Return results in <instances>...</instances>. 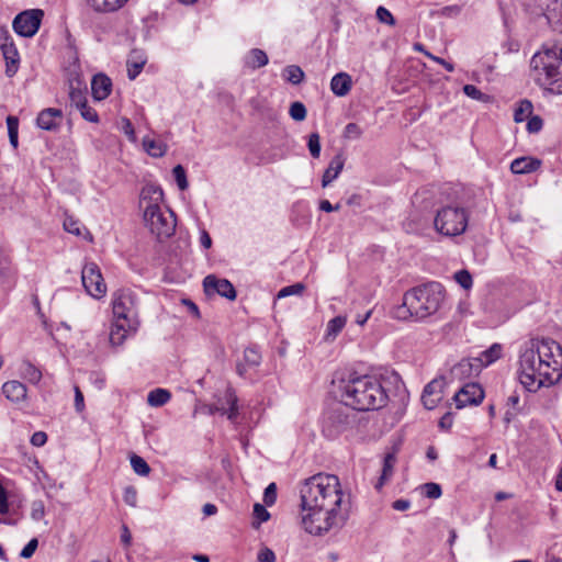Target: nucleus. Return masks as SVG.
Instances as JSON below:
<instances>
[{"label": "nucleus", "mask_w": 562, "mask_h": 562, "mask_svg": "<svg viewBox=\"0 0 562 562\" xmlns=\"http://www.w3.org/2000/svg\"><path fill=\"white\" fill-rule=\"evenodd\" d=\"M147 58L143 50L133 49L126 60L128 79L134 80L143 70Z\"/></svg>", "instance_id": "a211bd4d"}, {"label": "nucleus", "mask_w": 562, "mask_h": 562, "mask_svg": "<svg viewBox=\"0 0 562 562\" xmlns=\"http://www.w3.org/2000/svg\"><path fill=\"white\" fill-rule=\"evenodd\" d=\"M44 12L41 9L25 10L19 13L12 23L14 32L22 37L34 36L43 19Z\"/></svg>", "instance_id": "9b49d317"}, {"label": "nucleus", "mask_w": 562, "mask_h": 562, "mask_svg": "<svg viewBox=\"0 0 562 562\" xmlns=\"http://www.w3.org/2000/svg\"><path fill=\"white\" fill-rule=\"evenodd\" d=\"M502 349L499 344H493L488 349L484 350L476 360L481 362V366L486 367L501 358Z\"/></svg>", "instance_id": "72a5a7b5"}, {"label": "nucleus", "mask_w": 562, "mask_h": 562, "mask_svg": "<svg viewBox=\"0 0 562 562\" xmlns=\"http://www.w3.org/2000/svg\"><path fill=\"white\" fill-rule=\"evenodd\" d=\"M305 290V285L301 282L282 288L278 294V299H283L290 295H301Z\"/></svg>", "instance_id": "a19ab883"}, {"label": "nucleus", "mask_w": 562, "mask_h": 562, "mask_svg": "<svg viewBox=\"0 0 562 562\" xmlns=\"http://www.w3.org/2000/svg\"><path fill=\"white\" fill-rule=\"evenodd\" d=\"M147 194L157 195L156 200H158L162 198V190L160 188L155 187L143 189L140 204H143L147 200Z\"/></svg>", "instance_id": "69168bd1"}, {"label": "nucleus", "mask_w": 562, "mask_h": 562, "mask_svg": "<svg viewBox=\"0 0 562 562\" xmlns=\"http://www.w3.org/2000/svg\"><path fill=\"white\" fill-rule=\"evenodd\" d=\"M456 281L465 290L470 289L473 284L472 276L468 270H460L454 274Z\"/></svg>", "instance_id": "8fccbe9b"}, {"label": "nucleus", "mask_w": 562, "mask_h": 562, "mask_svg": "<svg viewBox=\"0 0 562 562\" xmlns=\"http://www.w3.org/2000/svg\"><path fill=\"white\" fill-rule=\"evenodd\" d=\"M463 92L467 97L473 99V100H477V101H487L490 99V97L485 93H483L477 87H475L474 85H465L463 87Z\"/></svg>", "instance_id": "c03bdc74"}, {"label": "nucleus", "mask_w": 562, "mask_h": 562, "mask_svg": "<svg viewBox=\"0 0 562 562\" xmlns=\"http://www.w3.org/2000/svg\"><path fill=\"white\" fill-rule=\"evenodd\" d=\"M481 364L473 366V363L470 360L463 359L452 368L451 374L454 378L462 379L464 376L472 375L473 371L479 372Z\"/></svg>", "instance_id": "c756f323"}, {"label": "nucleus", "mask_w": 562, "mask_h": 562, "mask_svg": "<svg viewBox=\"0 0 562 562\" xmlns=\"http://www.w3.org/2000/svg\"><path fill=\"white\" fill-rule=\"evenodd\" d=\"M443 300V286L439 282H427L406 291L393 316L402 321H424L439 311Z\"/></svg>", "instance_id": "7ed1b4c3"}, {"label": "nucleus", "mask_w": 562, "mask_h": 562, "mask_svg": "<svg viewBox=\"0 0 562 562\" xmlns=\"http://www.w3.org/2000/svg\"><path fill=\"white\" fill-rule=\"evenodd\" d=\"M532 113V103L529 100H521L514 112L515 122L519 123L529 117Z\"/></svg>", "instance_id": "4c0bfd02"}, {"label": "nucleus", "mask_w": 562, "mask_h": 562, "mask_svg": "<svg viewBox=\"0 0 562 562\" xmlns=\"http://www.w3.org/2000/svg\"><path fill=\"white\" fill-rule=\"evenodd\" d=\"M302 509L342 507V491L338 476L318 473L305 480L300 490Z\"/></svg>", "instance_id": "20e7f679"}, {"label": "nucleus", "mask_w": 562, "mask_h": 562, "mask_svg": "<svg viewBox=\"0 0 562 562\" xmlns=\"http://www.w3.org/2000/svg\"><path fill=\"white\" fill-rule=\"evenodd\" d=\"M345 165L342 154H337L329 162L322 178V186L325 188L331 183L341 172Z\"/></svg>", "instance_id": "412c9836"}, {"label": "nucleus", "mask_w": 562, "mask_h": 562, "mask_svg": "<svg viewBox=\"0 0 562 562\" xmlns=\"http://www.w3.org/2000/svg\"><path fill=\"white\" fill-rule=\"evenodd\" d=\"M82 119H85L86 121L88 122H91V123H98L99 122V115L97 113V111L91 108L90 105H88V103H85V104H81L80 108L77 109Z\"/></svg>", "instance_id": "de8ad7c7"}, {"label": "nucleus", "mask_w": 562, "mask_h": 562, "mask_svg": "<svg viewBox=\"0 0 562 562\" xmlns=\"http://www.w3.org/2000/svg\"><path fill=\"white\" fill-rule=\"evenodd\" d=\"M333 386L336 397L345 406L360 412L382 408L389 398L381 381L374 375L350 373L335 378Z\"/></svg>", "instance_id": "f03ea898"}, {"label": "nucleus", "mask_w": 562, "mask_h": 562, "mask_svg": "<svg viewBox=\"0 0 562 562\" xmlns=\"http://www.w3.org/2000/svg\"><path fill=\"white\" fill-rule=\"evenodd\" d=\"M352 88V78L347 72H338L330 80V90L336 97L347 95Z\"/></svg>", "instance_id": "6ab92c4d"}, {"label": "nucleus", "mask_w": 562, "mask_h": 562, "mask_svg": "<svg viewBox=\"0 0 562 562\" xmlns=\"http://www.w3.org/2000/svg\"><path fill=\"white\" fill-rule=\"evenodd\" d=\"M171 393L166 389H155L147 395V403L151 407H160L169 402Z\"/></svg>", "instance_id": "7c9ffc66"}, {"label": "nucleus", "mask_w": 562, "mask_h": 562, "mask_svg": "<svg viewBox=\"0 0 562 562\" xmlns=\"http://www.w3.org/2000/svg\"><path fill=\"white\" fill-rule=\"evenodd\" d=\"M362 135L361 127L356 123H348L344 130V137L357 139Z\"/></svg>", "instance_id": "603ef678"}, {"label": "nucleus", "mask_w": 562, "mask_h": 562, "mask_svg": "<svg viewBox=\"0 0 562 562\" xmlns=\"http://www.w3.org/2000/svg\"><path fill=\"white\" fill-rule=\"evenodd\" d=\"M530 66L540 86L562 93V45L543 46L532 56Z\"/></svg>", "instance_id": "39448f33"}, {"label": "nucleus", "mask_w": 562, "mask_h": 562, "mask_svg": "<svg viewBox=\"0 0 562 562\" xmlns=\"http://www.w3.org/2000/svg\"><path fill=\"white\" fill-rule=\"evenodd\" d=\"M562 378V347L550 338L530 339L519 355L518 379L528 392Z\"/></svg>", "instance_id": "f257e3e1"}, {"label": "nucleus", "mask_w": 562, "mask_h": 562, "mask_svg": "<svg viewBox=\"0 0 562 562\" xmlns=\"http://www.w3.org/2000/svg\"><path fill=\"white\" fill-rule=\"evenodd\" d=\"M396 463L395 452H389L385 454L383 460L382 473L375 483V490L381 491L386 481L393 475L394 467Z\"/></svg>", "instance_id": "393cba45"}, {"label": "nucleus", "mask_w": 562, "mask_h": 562, "mask_svg": "<svg viewBox=\"0 0 562 562\" xmlns=\"http://www.w3.org/2000/svg\"><path fill=\"white\" fill-rule=\"evenodd\" d=\"M144 221L159 240L168 238L175 233L176 218L173 213L171 211L164 213L157 203H147L144 210Z\"/></svg>", "instance_id": "1a4fd4ad"}, {"label": "nucleus", "mask_w": 562, "mask_h": 562, "mask_svg": "<svg viewBox=\"0 0 562 562\" xmlns=\"http://www.w3.org/2000/svg\"><path fill=\"white\" fill-rule=\"evenodd\" d=\"M468 223V210L452 204L439 207L434 218L436 232L446 237L462 235L467 231Z\"/></svg>", "instance_id": "0eeeda50"}, {"label": "nucleus", "mask_w": 562, "mask_h": 562, "mask_svg": "<svg viewBox=\"0 0 562 562\" xmlns=\"http://www.w3.org/2000/svg\"><path fill=\"white\" fill-rule=\"evenodd\" d=\"M81 281L85 290L92 297L101 299L106 294V284L97 263L88 262L83 266Z\"/></svg>", "instance_id": "9d476101"}, {"label": "nucleus", "mask_w": 562, "mask_h": 562, "mask_svg": "<svg viewBox=\"0 0 562 562\" xmlns=\"http://www.w3.org/2000/svg\"><path fill=\"white\" fill-rule=\"evenodd\" d=\"M484 398V391L477 383H467L453 396L457 408L479 405Z\"/></svg>", "instance_id": "ddd939ff"}, {"label": "nucleus", "mask_w": 562, "mask_h": 562, "mask_svg": "<svg viewBox=\"0 0 562 562\" xmlns=\"http://www.w3.org/2000/svg\"><path fill=\"white\" fill-rule=\"evenodd\" d=\"M92 97L97 101L106 99L112 91V80L104 74H97L91 80Z\"/></svg>", "instance_id": "dca6fc26"}, {"label": "nucleus", "mask_w": 562, "mask_h": 562, "mask_svg": "<svg viewBox=\"0 0 562 562\" xmlns=\"http://www.w3.org/2000/svg\"><path fill=\"white\" fill-rule=\"evenodd\" d=\"M19 370L21 376L30 383L37 384L42 379V371L29 360H23Z\"/></svg>", "instance_id": "cd10ccee"}, {"label": "nucleus", "mask_w": 562, "mask_h": 562, "mask_svg": "<svg viewBox=\"0 0 562 562\" xmlns=\"http://www.w3.org/2000/svg\"><path fill=\"white\" fill-rule=\"evenodd\" d=\"M122 131L128 137V139L131 142H135L136 140V135H135V131H134L133 124L126 117L122 119Z\"/></svg>", "instance_id": "e2e57ef3"}, {"label": "nucleus", "mask_w": 562, "mask_h": 562, "mask_svg": "<svg viewBox=\"0 0 562 562\" xmlns=\"http://www.w3.org/2000/svg\"><path fill=\"white\" fill-rule=\"evenodd\" d=\"M7 127L11 146L16 149L19 146V119L13 115L7 117Z\"/></svg>", "instance_id": "c9c22d12"}, {"label": "nucleus", "mask_w": 562, "mask_h": 562, "mask_svg": "<svg viewBox=\"0 0 562 562\" xmlns=\"http://www.w3.org/2000/svg\"><path fill=\"white\" fill-rule=\"evenodd\" d=\"M130 461L131 467L136 474L140 476H147L149 474L150 467L148 465L144 458L137 454H132Z\"/></svg>", "instance_id": "e433bc0d"}, {"label": "nucleus", "mask_w": 562, "mask_h": 562, "mask_svg": "<svg viewBox=\"0 0 562 562\" xmlns=\"http://www.w3.org/2000/svg\"><path fill=\"white\" fill-rule=\"evenodd\" d=\"M203 286L206 293H217L229 301H234L237 296L234 285L227 279H218L214 274L204 278Z\"/></svg>", "instance_id": "4468645a"}, {"label": "nucleus", "mask_w": 562, "mask_h": 562, "mask_svg": "<svg viewBox=\"0 0 562 562\" xmlns=\"http://www.w3.org/2000/svg\"><path fill=\"white\" fill-rule=\"evenodd\" d=\"M64 113L59 109L47 108L42 110L36 117V126L48 132H57L63 123Z\"/></svg>", "instance_id": "2eb2a0df"}, {"label": "nucleus", "mask_w": 562, "mask_h": 562, "mask_svg": "<svg viewBox=\"0 0 562 562\" xmlns=\"http://www.w3.org/2000/svg\"><path fill=\"white\" fill-rule=\"evenodd\" d=\"M289 114L294 121L301 122L306 119L307 111L302 102L295 101L291 103Z\"/></svg>", "instance_id": "ea45409f"}, {"label": "nucleus", "mask_w": 562, "mask_h": 562, "mask_svg": "<svg viewBox=\"0 0 562 562\" xmlns=\"http://www.w3.org/2000/svg\"><path fill=\"white\" fill-rule=\"evenodd\" d=\"M112 311L114 319L125 322L130 328L139 327L138 297L130 289H120L112 295Z\"/></svg>", "instance_id": "6e6552de"}, {"label": "nucleus", "mask_w": 562, "mask_h": 562, "mask_svg": "<svg viewBox=\"0 0 562 562\" xmlns=\"http://www.w3.org/2000/svg\"><path fill=\"white\" fill-rule=\"evenodd\" d=\"M44 504L42 502H34L32 506L31 516L34 520H40L44 517Z\"/></svg>", "instance_id": "338daca9"}, {"label": "nucleus", "mask_w": 562, "mask_h": 562, "mask_svg": "<svg viewBox=\"0 0 562 562\" xmlns=\"http://www.w3.org/2000/svg\"><path fill=\"white\" fill-rule=\"evenodd\" d=\"M37 546H38L37 539L36 538L31 539L27 542V544L20 552V557L23 559L31 558L34 554L35 550L37 549Z\"/></svg>", "instance_id": "13d9d810"}, {"label": "nucleus", "mask_w": 562, "mask_h": 562, "mask_svg": "<svg viewBox=\"0 0 562 562\" xmlns=\"http://www.w3.org/2000/svg\"><path fill=\"white\" fill-rule=\"evenodd\" d=\"M442 395L436 394V396L429 394H422V402L427 409H434L437 404L441 401Z\"/></svg>", "instance_id": "5fc2aeb1"}, {"label": "nucleus", "mask_w": 562, "mask_h": 562, "mask_svg": "<svg viewBox=\"0 0 562 562\" xmlns=\"http://www.w3.org/2000/svg\"><path fill=\"white\" fill-rule=\"evenodd\" d=\"M307 147L313 158H318L321 155V137L318 133H311L308 135Z\"/></svg>", "instance_id": "79ce46f5"}, {"label": "nucleus", "mask_w": 562, "mask_h": 562, "mask_svg": "<svg viewBox=\"0 0 562 562\" xmlns=\"http://www.w3.org/2000/svg\"><path fill=\"white\" fill-rule=\"evenodd\" d=\"M269 61L267 54L260 48H252L246 57V66L251 69H257L266 66Z\"/></svg>", "instance_id": "c85d7f7f"}, {"label": "nucleus", "mask_w": 562, "mask_h": 562, "mask_svg": "<svg viewBox=\"0 0 562 562\" xmlns=\"http://www.w3.org/2000/svg\"><path fill=\"white\" fill-rule=\"evenodd\" d=\"M225 398H226V402L228 404V408H226V416L227 418L235 423L237 420V417L239 415V409H238V398L235 394V391L232 390V389H228L226 391V394H225Z\"/></svg>", "instance_id": "473e14b6"}, {"label": "nucleus", "mask_w": 562, "mask_h": 562, "mask_svg": "<svg viewBox=\"0 0 562 562\" xmlns=\"http://www.w3.org/2000/svg\"><path fill=\"white\" fill-rule=\"evenodd\" d=\"M422 490L428 498L432 499L439 498L442 494L441 486L434 482L423 484Z\"/></svg>", "instance_id": "49530a36"}, {"label": "nucleus", "mask_w": 562, "mask_h": 562, "mask_svg": "<svg viewBox=\"0 0 562 562\" xmlns=\"http://www.w3.org/2000/svg\"><path fill=\"white\" fill-rule=\"evenodd\" d=\"M254 516L259 520V522L267 521L270 518L269 512L261 504L254 505Z\"/></svg>", "instance_id": "680f3d73"}, {"label": "nucleus", "mask_w": 562, "mask_h": 562, "mask_svg": "<svg viewBox=\"0 0 562 562\" xmlns=\"http://www.w3.org/2000/svg\"><path fill=\"white\" fill-rule=\"evenodd\" d=\"M137 329L138 328L127 327L125 322L121 319H114L109 335L111 345L121 346L125 341L127 335L131 333H136Z\"/></svg>", "instance_id": "aec40b11"}, {"label": "nucleus", "mask_w": 562, "mask_h": 562, "mask_svg": "<svg viewBox=\"0 0 562 562\" xmlns=\"http://www.w3.org/2000/svg\"><path fill=\"white\" fill-rule=\"evenodd\" d=\"M14 42L12 36L7 30L0 29V49L1 52L7 49V47L14 46Z\"/></svg>", "instance_id": "052dcab7"}, {"label": "nucleus", "mask_w": 562, "mask_h": 562, "mask_svg": "<svg viewBox=\"0 0 562 562\" xmlns=\"http://www.w3.org/2000/svg\"><path fill=\"white\" fill-rule=\"evenodd\" d=\"M2 55L5 60V75L11 78L16 74L20 66L19 52L14 45L2 50Z\"/></svg>", "instance_id": "a878e982"}, {"label": "nucleus", "mask_w": 562, "mask_h": 562, "mask_svg": "<svg viewBox=\"0 0 562 562\" xmlns=\"http://www.w3.org/2000/svg\"><path fill=\"white\" fill-rule=\"evenodd\" d=\"M282 76L288 82L300 85L304 79V71L300 66L290 65L283 69Z\"/></svg>", "instance_id": "f704fd0d"}, {"label": "nucleus", "mask_w": 562, "mask_h": 562, "mask_svg": "<svg viewBox=\"0 0 562 562\" xmlns=\"http://www.w3.org/2000/svg\"><path fill=\"white\" fill-rule=\"evenodd\" d=\"M546 16L549 23L562 32V0H550L547 4Z\"/></svg>", "instance_id": "b1692460"}, {"label": "nucleus", "mask_w": 562, "mask_h": 562, "mask_svg": "<svg viewBox=\"0 0 562 562\" xmlns=\"http://www.w3.org/2000/svg\"><path fill=\"white\" fill-rule=\"evenodd\" d=\"M277 499V485L276 483H270L263 493V503L267 506H272Z\"/></svg>", "instance_id": "3c124183"}, {"label": "nucleus", "mask_w": 562, "mask_h": 562, "mask_svg": "<svg viewBox=\"0 0 562 562\" xmlns=\"http://www.w3.org/2000/svg\"><path fill=\"white\" fill-rule=\"evenodd\" d=\"M302 525L306 532L313 536H323L331 529L341 528L347 518L348 510L340 508L302 509Z\"/></svg>", "instance_id": "423d86ee"}, {"label": "nucleus", "mask_w": 562, "mask_h": 562, "mask_svg": "<svg viewBox=\"0 0 562 562\" xmlns=\"http://www.w3.org/2000/svg\"><path fill=\"white\" fill-rule=\"evenodd\" d=\"M542 126H543V121L540 116L533 115L528 119L527 131L529 133H538L541 131Z\"/></svg>", "instance_id": "4d7b16f0"}, {"label": "nucleus", "mask_w": 562, "mask_h": 562, "mask_svg": "<svg viewBox=\"0 0 562 562\" xmlns=\"http://www.w3.org/2000/svg\"><path fill=\"white\" fill-rule=\"evenodd\" d=\"M440 387L441 382L434 380L424 387L423 393L436 396V394H441Z\"/></svg>", "instance_id": "0e129e2a"}, {"label": "nucleus", "mask_w": 562, "mask_h": 562, "mask_svg": "<svg viewBox=\"0 0 562 562\" xmlns=\"http://www.w3.org/2000/svg\"><path fill=\"white\" fill-rule=\"evenodd\" d=\"M124 502L131 506L136 507L137 505V491L134 486H126L123 494Z\"/></svg>", "instance_id": "864d4df0"}, {"label": "nucleus", "mask_w": 562, "mask_h": 562, "mask_svg": "<svg viewBox=\"0 0 562 562\" xmlns=\"http://www.w3.org/2000/svg\"><path fill=\"white\" fill-rule=\"evenodd\" d=\"M540 167V161L530 157L516 158L510 164V171L516 175H525L536 171Z\"/></svg>", "instance_id": "5701e85b"}, {"label": "nucleus", "mask_w": 562, "mask_h": 562, "mask_svg": "<svg viewBox=\"0 0 562 562\" xmlns=\"http://www.w3.org/2000/svg\"><path fill=\"white\" fill-rule=\"evenodd\" d=\"M69 101L71 106H75L76 109L80 108L81 104L87 103L85 91L81 88L70 86Z\"/></svg>", "instance_id": "58836bf2"}, {"label": "nucleus", "mask_w": 562, "mask_h": 562, "mask_svg": "<svg viewBox=\"0 0 562 562\" xmlns=\"http://www.w3.org/2000/svg\"><path fill=\"white\" fill-rule=\"evenodd\" d=\"M346 325V318L342 316H336L330 319L327 324V333L328 335L336 336L338 335Z\"/></svg>", "instance_id": "a18cd8bd"}, {"label": "nucleus", "mask_w": 562, "mask_h": 562, "mask_svg": "<svg viewBox=\"0 0 562 562\" xmlns=\"http://www.w3.org/2000/svg\"><path fill=\"white\" fill-rule=\"evenodd\" d=\"M143 147L149 156L155 158L162 157L167 151V146L162 142L149 137L143 138Z\"/></svg>", "instance_id": "2f4dec72"}, {"label": "nucleus", "mask_w": 562, "mask_h": 562, "mask_svg": "<svg viewBox=\"0 0 562 562\" xmlns=\"http://www.w3.org/2000/svg\"><path fill=\"white\" fill-rule=\"evenodd\" d=\"M64 228L76 236H79L81 234L80 232V223L72 218V217H66L64 221Z\"/></svg>", "instance_id": "6e6d98bb"}, {"label": "nucleus", "mask_w": 562, "mask_h": 562, "mask_svg": "<svg viewBox=\"0 0 562 562\" xmlns=\"http://www.w3.org/2000/svg\"><path fill=\"white\" fill-rule=\"evenodd\" d=\"M172 173L179 189L182 191L188 189L189 183L187 180L186 169L181 165H177L176 167H173Z\"/></svg>", "instance_id": "37998d69"}, {"label": "nucleus", "mask_w": 562, "mask_h": 562, "mask_svg": "<svg viewBox=\"0 0 562 562\" xmlns=\"http://www.w3.org/2000/svg\"><path fill=\"white\" fill-rule=\"evenodd\" d=\"M47 441V435L44 431H36L31 437V443L34 447H42Z\"/></svg>", "instance_id": "774afa93"}, {"label": "nucleus", "mask_w": 562, "mask_h": 562, "mask_svg": "<svg viewBox=\"0 0 562 562\" xmlns=\"http://www.w3.org/2000/svg\"><path fill=\"white\" fill-rule=\"evenodd\" d=\"M376 19L381 22V23H384V24H387V25H395L396 21L393 16V14L390 12V10H387L386 8L384 7H379L376 9Z\"/></svg>", "instance_id": "09e8293b"}, {"label": "nucleus", "mask_w": 562, "mask_h": 562, "mask_svg": "<svg viewBox=\"0 0 562 562\" xmlns=\"http://www.w3.org/2000/svg\"><path fill=\"white\" fill-rule=\"evenodd\" d=\"M353 423V417L342 407L329 412L324 422V431L328 437H336L346 431Z\"/></svg>", "instance_id": "f8f14e48"}, {"label": "nucleus", "mask_w": 562, "mask_h": 562, "mask_svg": "<svg viewBox=\"0 0 562 562\" xmlns=\"http://www.w3.org/2000/svg\"><path fill=\"white\" fill-rule=\"evenodd\" d=\"M261 362V355L256 347H248L244 350V362L237 363L236 371L239 376L245 378L248 369L256 368Z\"/></svg>", "instance_id": "f3484780"}, {"label": "nucleus", "mask_w": 562, "mask_h": 562, "mask_svg": "<svg viewBox=\"0 0 562 562\" xmlns=\"http://www.w3.org/2000/svg\"><path fill=\"white\" fill-rule=\"evenodd\" d=\"M126 2L127 0H87V3L97 12H114Z\"/></svg>", "instance_id": "bb28decb"}, {"label": "nucleus", "mask_w": 562, "mask_h": 562, "mask_svg": "<svg viewBox=\"0 0 562 562\" xmlns=\"http://www.w3.org/2000/svg\"><path fill=\"white\" fill-rule=\"evenodd\" d=\"M257 561L258 562H274L276 554L268 547H263L262 549L259 550V552L257 554Z\"/></svg>", "instance_id": "bf43d9fd"}, {"label": "nucleus", "mask_w": 562, "mask_h": 562, "mask_svg": "<svg viewBox=\"0 0 562 562\" xmlns=\"http://www.w3.org/2000/svg\"><path fill=\"white\" fill-rule=\"evenodd\" d=\"M2 392L11 402H20L26 397V386L20 381H8L2 385Z\"/></svg>", "instance_id": "4be33fe9"}]
</instances>
